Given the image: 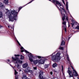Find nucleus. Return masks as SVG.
I'll list each match as a JSON object with an SVG mask.
<instances>
[{
	"label": "nucleus",
	"instance_id": "dca6fc26",
	"mask_svg": "<svg viewBox=\"0 0 79 79\" xmlns=\"http://www.w3.org/2000/svg\"><path fill=\"white\" fill-rule=\"evenodd\" d=\"M10 65L12 67V68H13L14 69V71H15V75H16V74H18V72H17L16 71V70L15 69V67H13L12 66H11V64H10Z\"/></svg>",
	"mask_w": 79,
	"mask_h": 79
},
{
	"label": "nucleus",
	"instance_id": "7ed1b4c3",
	"mask_svg": "<svg viewBox=\"0 0 79 79\" xmlns=\"http://www.w3.org/2000/svg\"><path fill=\"white\" fill-rule=\"evenodd\" d=\"M56 6H57V7L58 9H59L62 15V16H63L62 19L63 21H64L65 19L66 16V10H64V8H62L61 9L62 10H63L64 11V13H63V12L62 11V10L60 9V8H61V7L60 6H60L59 7H58L57 6V5H56Z\"/></svg>",
	"mask_w": 79,
	"mask_h": 79
},
{
	"label": "nucleus",
	"instance_id": "a18cd8bd",
	"mask_svg": "<svg viewBox=\"0 0 79 79\" xmlns=\"http://www.w3.org/2000/svg\"><path fill=\"white\" fill-rule=\"evenodd\" d=\"M68 2H67L66 4V6H67V5L68 6Z\"/></svg>",
	"mask_w": 79,
	"mask_h": 79
},
{
	"label": "nucleus",
	"instance_id": "aec40b11",
	"mask_svg": "<svg viewBox=\"0 0 79 79\" xmlns=\"http://www.w3.org/2000/svg\"><path fill=\"white\" fill-rule=\"evenodd\" d=\"M4 2L6 5L8 3V0H4Z\"/></svg>",
	"mask_w": 79,
	"mask_h": 79
},
{
	"label": "nucleus",
	"instance_id": "6ab92c4d",
	"mask_svg": "<svg viewBox=\"0 0 79 79\" xmlns=\"http://www.w3.org/2000/svg\"><path fill=\"white\" fill-rule=\"evenodd\" d=\"M58 65H57V64L56 63H55L52 64V66L53 68H55V67H56Z\"/></svg>",
	"mask_w": 79,
	"mask_h": 79
},
{
	"label": "nucleus",
	"instance_id": "49530a36",
	"mask_svg": "<svg viewBox=\"0 0 79 79\" xmlns=\"http://www.w3.org/2000/svg\"><path fill=\"white\" fill-rule=\"evenodd\" d=\"M7 61H8V62H9V61H10V60L8 59L7 60Z\"/></svg>",
	"mask_w": 79,
	"mask_h": 79
},
{
	"label": "nucleus",
	"instance_id": "4be33fe9",
	"mask_svg": "<svg viewBox=\"0 0 79 79\" xmlns=\"http://www.w3.org/2000/svg\"><path fill=\"white\" fill-rule=\"evenodd\" d=\"M17 67L18 69H20L21 68V65L19 64H17Z\"/></svg>",
	"mask_w": 79,
	"mask_h": 79
},
{
	"label": "nucleus",
	"instance_id": "c03bdc74",
	"mask_svg": "<svg viewBox=\"0 0 79 79\" xmlns=\"http://www.w3.org/2000/svg\"><path fill=\"white\" fill-rule=\"evenodd\" d=\"M19 71H22V69H19Z\"/></svg>",
	"mask_w": 79,
	"mask_h": 79
},
{
	"label": "nucleus",
	"instance_id": "79ce46f5",
	"mask_svg": "<svg viewBox=\"0 0 79 79\" xmlns=\"http://www.w3.org/2000/svg\"><path fill=\"white\" fill-rule=\"evenodd\" d=\"M62 1L63 2V3L64 4H64V0H62Z\"/></svg>",
	"mask_w": 79,
	"mask_h": 79
},
{
	"label": "nucleus",
	"instance_id": "2eb2a0df",
	"mask_svg": "<svg viewBox=\"0 0 79 79\" xmlns=\"http://www.w3.org/2000/svg\"><path fill=\"white\" fill-rule=\"evenodd\" d=\"M28 71H29V73H32V71L31 70V67H28L27 69Z\"/></svg>",
	"mask_w": 79,
	"mask_h": 79
},
{
	"label": "nucleus",
	"instance_id": "423d86ee",
	"mask_svg": "<svg viewBox=\"0 0 79 79\" xmlns=\"http://www.w3.org/2000/svg\"><path fill=\"white\" fill-rule=\"evenodd\" d=\"M70 69L69 68V67L68 70L67 71V73L69 74V77H73V75L72 73V72H71V71L69 70Z\"/></svg>",
	"mask_w": 79,
	"mask_h": 79
},
{
	"label": "nucleus",
	"instance_id": "c85d7f7f",
	"mask_svg": "<svg viewBox=\"0 0 79 79\" xmlns=\"http://www.w3.org/2000/svg\"><path fill=\"white\" fill-rule=\"evenodd\" d=\"M61 66H62L61 71L62 73H63V70H64V68L63 67V65H62Z\"/></svg>",
	"mask_w": 79,
	"mask_h": 79
},
{
	"label": "nucleus",
	"instance_id": "a878e982",
	"mask_svg": "<svg viewBox=\"0 0 79 79\" xmlns=\"http://www.w3.org/2000/svg\"><path fill=\"white\" fill-rule=\"evenodd\" d=\"M48 66H49V64H48V65L46 64L44 66V67L45 68H47L48 67Z\"/></svg>",
	"mask_w": 79,
	"mask_h": 79
},
{
	"label": "nucleus",
	"instance_id": "0eeeda50",
	"mask_svg": "<svg viewBox=\"0 0 79 79\" xmlns=\"http://www.w3.org/2000/svg\"><path fill=\"white\" fill-rule=\"evenodd\" d=\"M21 52H25L26 53H29L26 50L24 49V48L23 47H21Z\"/></svg>",
	"mask_w": 79,
	"mask_h": 79
},
{
	"label": "nucleus",
	"instance_id": "412c9836",
	"mask_svg": "<svg viewBox=\"0 0 79 79\" xmlns=\"http://www.w3.org/2000/svg\"><path fill=\"white\" fill-rule=\"evenodd\" d=\"M65 44V42L64 41H62L61 42V45H62V46H63V45H64V44Z\"/></svg>",
	"mask_w": 79,
	"mask_h": 79
},
{
	"label": "nucleus",
	"instance_id": "8fccbe9b",
	"mask_svg": "<svg viewBox=\"0 0 79 79\" xmlns=\"http://www.w3.org/2000/svg\"><path fill=\"white\" fill-rule=\"evenodd\" d=\"M0 28H1V26H0Z\"/></svg>",
	"mask_w": 79,
	"mask_h": 79
},
{
	"label": "nucleus",
	"instance_id": "4468645a",
	"mask_svg": "<svg viewBox=\"0 0 79 79\" xmlns=\"http://www.w3.org/2000/svg\"><path fill=\"white\" fill-rule=\"evenodd\" d=\"M8 28H9V29L12 30V31H14V27L13 26L12 28V27L11 26L9 25L8 26Z\"/></svg>",
	"mask_w": 79,
	"mask_h": 79
},
{
	"label": "nucleus",
	"instance_id": "4c0bfd02",
	"mask_svg": "<svg viewBox=\"0 0 79 79\" xmlns=\"http://www.w3.org/2000/svg\"><path fill=\"white\" fill-rule=\"evenodd\" d=\"M34 69L35 70H37V67H34Z\"/></svg>",
	"mask_w": 79,
	"mask_h": 79
},
{
	"label": "nucleus",
	"instance_id": "c756f323",
	"mask_svg": "<svg viewBox=\"0 0 79 79\" xmlns=\"http://www.w3.org/2000/svg\"><path fill=\"white\" fill-rule=\"evenodd\" d=\"M59 49H60V50H64V48H63V47H62L60 46L59 47Z\"/></svg>",
	"mask_w": 79,
	"mask_h": 79
},
{
	"label": "nucleus",
	"instance_id": "bb28decb",
	"mask_svg": "<svg viewBox=\"0 0 79 79\" xmlns=\"http://www.w3.org/2000/svg\"><path fill=\"white\" fill-rule=\"evenodd\" d=\"M25 73H28L29 72V71H28V70L26 69L25 70H24Z\"/></svg>",
	"mask_w": 79,
	"mask_h": 79
},
{
	"label": "nucleus",
	"instance_id": "e433bc0d",
	"mask_svg": "<svg viewBox=\"0 0 79 79\" xmlns=\"http://www.w3.org/2000/svg\"><path fill=\"white\" fill-rule=\"evenodd\" d=\"M71 68L72 69H73V71H75V70L74 69V68H73V67L71 66Z\"/></svg>",
	"mask_w": 79,
	"mask_h": 79
},
{
	"label": "nucleus",
	"instance_id": "cd10ccee",
	"mask_svg": "<svg viewBox=\"0 0 79 79\" xmlns=\"http://www.w3.org/2000/svg\"><path fill=\"white\" fill-rule=\"evenodd\" d=\"M66 10H67V11H68L69 12V10L68 9V6H66Z\"/></svg>",
	"mask_w": 79,
	"mask_h": 79
},
{
	"label": "nucleus",
	"instance_id": "ea45409f",
	"mask_svg": "<svg viewBox=\"0 0 79 79\" xmlns=\"http://www.w3.org/2000/svg\"><path fill=\"white\" fill-rule=\"evenodd\" d=\"M66 21H68V17H66Z\"/></svg>",
	"mask_w": 79,
	"mask_h": 79
},
{
	"label": "nucleus",
	"instance_id": "6e6552de",
	"mask_svg": "<svg viewBox=\"0 0 79 79\" xmlns=\"http://www.w3.org/2000/svg\"><path fill=\"white\" fill-rule=\"evenodd\" d=\"M71 17H72V19L71 20L72 22L73 23H71L72 24V27H73L74 25V23H77V22H76L75 21H74V20L73 18V17H72V16H71Z\"/></svg>",
	"mask_w": 79,
	"mask_h": 79
},
{
	"label": "nucleus",
	"instance_id": "b1692460",
	"mask_svg": "<svg viewBox=\"0 0 79 79\" xmlns=\"http://www.w3.org/2000/svg\"><path fill=\"white\" fill-rule=\"evenodd\" d=\"M2 16H3V14L2 13V12L0 11V18H1Z\"/></svg>",
	"mask_w": 79,
	"mask_h": 79
},
{
	"label": "nucleus",
	"instance_id": "a211bd4d",
	"mask_svg": "<svg viewBox=\"0 0 79 79\" xmlns=\"http://www.w3.org/2000/svg\"><path fill=\"white\" fill-rule=\"evenodd\" d=\"M62 24L63 25V26H62V27H66V22H63L62 23Z\"/></svg>",
	"mask_w": 79,
	"mask_h": 79
},
{
	"label": "nucleus",
	"instance_id": "f03ea898",
	"mask_svg": "<svg viewBox=\"0 0 79 79\" xmlns=\"http://www.w3.org/2000/svg\"><path fill=\"white\" fill-rule=\"evenodd\" d=\"M56 52L52 54V60L53 61H60V55H61V53L58 52L56 54V55H55Z\"/></svg>",
	"mask_w": 79,
	"mask_h": 79
},
{
	"label": "nucleus",
	"instance_id": "1a4fd4ad",
	"mask_svg": "<svg viewBox=\"0 0 79 79\" xmlns=\"http://www.w3.org/2000/svg\"><path fill=\"white\" fill-rule=\"evenodd\" d=\"M53 2H54V3H55L56 2V4L57 5H59V6H61V4L57 1H56V0H53Z\"/></svg>",
	"mask_w": 79,
	"mask_h": 79
},
{
	"label": "nucleus",
	"instance_id": "473e14b6",
	"mask_svg": "<svg viewBox=\"0 0 79 79\" xmlns=\"http://www.w3.org/2000/svg\"><path fill=\"white\" fill-rule=\"evenodd\" d=\"M75 29H79V26H77V27H76L75 28Z\"/></svg>",
	"mask_w": 79,
	"mask_h": 79
},
{
	"label": "nucleus",
	"instance_id": "f3484780",
	"mask_svg": "<svg viewBox=\"0 0 79 79\" xmlns=\"http://www.w3.org/2000/svg\"><path fill=\"white\" fill-rule=\"evenodd\" d=\"M22 79H27V77H26V75H24L22 77Z\"/></svg>",
	"mask_w": 79,
	"mask_h": 79
},
{
	"label": "nucleus",
	"instance_id": "f704fd0d",
	"mask_svg": "<svg viewBox=\"0 0 79 79\" xmlns=\"http://www.w3.org/2000/svg\"><path fill=\"white\" fill-rule=\"evenodd\" d=\"M15 56H19V54H17V55L15 54Z\"/></svg>",
	"mask_w": 79,
	"mask_h": 79
},
{
	"label": "nucleus",
	"instance_id": "2f4dec72",
	"mask_svg": "<svg viewBox=\"0 0 79 79\" xmlns=\"http://www.w3.org/2000/svg\"><path fill=\"white\" fill-rule=\"evenodd\" d=\"M36 57L38 58H43V57L39 56H36Z\"/></svg>",
	"mask_w": 79,
	"mask_h": 79
},
{
	"label": "nucleus",
	"instance_id": "f257e3e1",
	"mask_svg": "<svg viewBox=\"0 0 79 79\" xmlns=\"http://www.w3.org/2000/svg\"><path fill=\"white\" fill-rule=\"evenodd\" d=\"M22 9V7H19V11L17 12V10H16L14 9H11L8 10V9H6V14L9 19V21L13 22L14 20H17V17L18 16V14L19 11H20V10Z\"/></svg>",
	"mask_w": 79,
	"mask_h": 79
},
{
	"label": "nucleus",
	"instance_id": "58836bf2",
	"mask_svg": "<svg viewBox=\"0 0 79 79\" xmlns=\"http://www.w3.org/2000/svg\"><path fill=\"white\" fill-rule=\"evenodd\" d=\"M15 79H18V76L16 75L15 76Z\"/></svg>",
	"mask_w": 79,
	"mask_h": 79
},
{
	"label": "nucleus",
	"instance_id": "72a5a7b5",
	"mask_svg": "<svg viewBox=\"0 0 79 79\" xmlns=\"http://www.w3.org/2000/svg\"><path fill=\"white\" fill-rule=\"evenodd\" d=\"M34 0H32L31 1L29 2L27 4H29V3H31V2H32L33 1H34Z\"/></svg>",
	"mask_w": 79,
	"mask_h": 79
},
{
	"label": "nucleus",
	"instance_id": "37998d69",
	"mask_svg": "<svg viewBox=\"0 0 79 79\" xmlns=\"http://www.w3.org/2000/svg\"><path fill=\"white\" fill-rule=\"evenodd\" d=\"M53 71H54V72H55V73H56V72H57L56 71V70H53Z\"/></svg>",
	"mask_w": 79,
	"mask_h": 79
},
{
	"label": "nucleus",
	"instance_id": "9d476101",
	"mask_svg": "<svg viewBox=\"0 0 79 79\" xmlns=\"http://www.w3.org/2000/svg\"><path fill=\"white\" fill-rule=\"evenodd\" d=\"M22 66L23 68H26L28 66V64L27 63H26L23 64L22 65Z\"/></svg>",
	"mask_w": 79,
	"mask_h": 79
},
{
	"label": "nucleus",
	"instance_id": "3c124183",
	"mask_svg": "<svg viewBox=\"0 0 79 79\" xmlns=\"http://www.w3.org/2000/svg\"><path fill=\"white\" fill-rule=\"evenodd\" d=\"M49 0V1H50V0Z\"/></svg>",
	"mask_w": 79,
	"mask_h": 79
},
{
	"label": "nucleus",
	"instance_id": "09e8293b",
	"mask_svg": "<svg viewBox=\"0 0 79 79\" xmlns=\"http://www.w3.org/2000/svg\"><path fill=\"white\" fill-rule=\"evenodd\" d=\"M27 79H29V78H27Z\"/></svg>",
	"mask_w": 79,
	"mask_h": 79
},
{
	"label": "nucleus",
	"instance_id": "f8f14e48",
	"mask_svg": "<svg viewBox=\"0 0 79 79\" xmlns=\"http://www.w3.org/2000/svg\"><path fill=\"white\" fill-rule=\"evenodd\" d=\"M45 62L44 60L41 59L40 60H39V64H44Z\"/></svg>",
	"mask_w": 79,
	"mask_h": 79
},
{
	"label": "nucleus",
	"instance_id": "393cba45",
	"mask_svg": "<svg viewBox=\"0 0 79 79\" xmlns=\"http://www.w3.org/2000/svg\"><path fill=\"white\" fill-rule=\"evenodd\" d=\"M20 60H23L24 59V56H23L22 55H20Z\"/></svg>",
	"mask_w": 79,
	"mask_h": 79
},
{
	"label": "nucleus",
	"instance_id": "de8ad7c7",
	"mask_svg": "<svg viewBox=\"0 0 79 79\" xmlns=\"http://www.w3.org/2000/svg\"><path fill=\"white\" fill-rule=\"evenodd\" d=\"M70 38L69 37V39H70Z\"/></svg>",
	"mask_w": 79,
	"mask_h": 79
},
{
	"label": "nucleus",
	"instance_id": "9b49d317",
	"mask_svg": "<svg viewBox=\"0 0 79 79\" xmlns=\"http://www.w3.org/2000/svg\"><path fill=\"white\" fill-rule=\"evenodd\" d=\"M68 52V51H66L67 59V60H68V63H70V60H69V56H68V52Z\"/></svg>",
	"mask_w": 79,
	"mask_h": 79
},
{
	"label": "nucleus",
	"instance_id": "c9c22d12",
	"mask_svg": "<svg viewBox=\"0 0 79 79\" xmlns=\"http://www.w3.org/2000/svg\"><path fill=\"white\" fill-rule=\"evenodd\" d=\"M17 42L18 44L19 45H20H20H21V44H20V43H19V41H18L17 40Z\"/></svg>",
	"mask_w": 79,
	"mask_h": 79
},
{
	"label": "nucleus",
	"instance_id": "39448f33",
	"mask_svg": "<svg viewBox=\"0 0 79 79\" xmlns=\"http://www.w3.org/2000/svg\"><path fill=\"white\" fill-rule=\"evenodd\" d=\"M13 61H15V64L17 63H20V64H22L23 63V61L19 60H18V58L17 57H16L14 58L13 57H12Z\"/></svg>",
	"mask_w": 79,
	"mask_h": 79
},
{
	"label": "nucleus",
	"instance_id": "a19ab883",
	"mask_svg": "<svg viewBox=\"0 0 79 79\" xmlns=\"http://www.w3.org/2000/svg\"><path fill=\"white\" fill-rule=\"evenodd\" d=\"M50 73L51 75H52V74H53V72H50Z\"/></svg>",
	"mask_w": 79,
	"mask_h": 79
},
{
	"label": "nucleus",
	"instance_id": "5701e85b",
	"mask_svg": "<svg viewBox=\"0 0 79 79\" xmlns=\"http://www.w3.org/2000/svg\"><path fill=\"white\" fill-rule=\"evenodd\" d=\"M0 6L1 7V8H3V4L1 2H0Z\"/></svg>",
	"mask_w": 79,
	"mask_h": 79
},
{
	"label": "nucleus",
	"instance_id": "ddd939ff",
	"mask_svg": "<svg viewBox=\"0 0 79 79\" xmlns=\"http://www.w3.org/2000/svg\"><path fill=\"white\" fill-rule=\"evenodd\" d=\"M73 74L74 76H77L78 74L76 70L73 71Z\"/></svg>",
	"mask_w": 79,
	"mask_h": 79
},
{
	"label": "nucleus",
	"instance_id": "7c9ffc66",
	"mask_svg": "<svg viewBox=\"0 0 79 79\" xmlns=\"http://www.w3.org/2000/svg\"><path fill=\"white\" fill-rule=\"evenodd\" d=\"M63 27V28L64 29V28L65 31V32H66V26H65L64 27Z\"/></svg>",
	"mask_w": 79,
	"mask_h": 79
},
{
	"label": "nucleus",
	"instance_id": "20e7f679",
	"mask_svg": "<svg viewBox=\"0 0 79 79\" xmlns=\"http://www.w3.org/2000/svg\"><path fill=\"white\" fill-rule=\"evenodd\" d=\"M28 57L29 58V60L31 62H33L34 64H36L37 63H39V61L38 60H35L33 61V59L34 58V56H33V55L31 53H30L28 55Z\"/></svg>",
	"mask_w": 79,
	"mask_h": 79
}]
</instances>
